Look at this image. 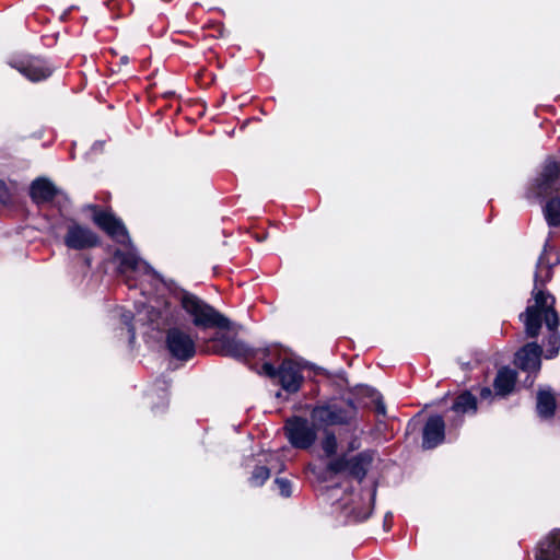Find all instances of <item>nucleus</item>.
Instances as JSON below:
<instances>
[{
  "instance_id": "nucleus-10",
  "label": "nucleus",
  "mask_w": 560,
  "mask_h": 560,
  "mask_svg": "<svg viewBox=\"0 0 560 560\" xmlns=\"http://www.w3.org/2000/svg\"><path fill=\"white\" fill-rule=\"evenodd\" d=\"M175 300L188 315H223L222 311L214 308L201 298L176 285Z\"/></svg>"
},
{
  "instance_id": "nucleus-17",
  "label": "nucleus",
  "mask_w": 560,
  "mask_h": 560,
  "mask_svg": "<svg viewBox=\"0 0 560 560\" xmlns=\"http://www.w3.org/2000/svg\"><path fill=\"white\" fill-rule=\"evenodd\" d=\"M536 560H560V529L540 542Z\"/></svg>"
},
{
  "instance_id": "nucleus-4",
  "label": "nucleus",
  "mask_w": 560,
  "mask_h": 560,
  "mask_svg": "<svg viewBox=\"0 0 560 560\" xmlns=\"http://www.w3.org/2000/svg\"><path fill=\"white\" fill-rule=\"evenodd\" d=\"M559 326L558 317H526L525 328L530 337H536L539 332L547 336L545 346V358L553 359L558 355L560 348V337L557 332Z\"/></svg>"
},
{
  "instance_id": "nucleus-13",
  "label": "nucleus",
  "mask_w": 560,
  "mask_h": 560,
  "mask_svg": "<svg viewBox=\"0 0 560 560\" xmlns=\"http://www.w3.org/2000/svg\"><path fill=\"white\" fill-rule=\"evenodd\" d=\"M372 457L369 454H360L349 462H346L343 459L331 462L328 468L331 471L338 472L349 467V470L353 476H355L359 479H362L368 468L370 467Z\"/></svg>"
},
{
  "instance_id": "nucleus-2",
  "label": "nucleus",
  "mask_w": 560,
  "mask_h": 560,
  "mask_svg": "<svg viewBox=\"0 0 560 560\" xmlns=\"http://www.w3.org/2000/svg\"><path fill=\"white\" fill-rule=\"evenodd\" d=\"M191 325L206 332L210 338L222 342L223 351L233 357H241L246 348L240 341L233 339L238 331V326L229 317H192Z\"/></svg>"
},
{
  "instance_id": "nucleus-20",
  "label": "nucleus",
  "mask_w": 560,
  "mask_h": 560,
  "mask_svg": "<svg viewBox=\"0 0 560 560\" xmlns=\"http://www.w3.org/2000/svg\"><path fill=\"white\" fill-rule=\"evenodd\" d=\"M57 194L55 185L47 179H36L31 187V196L37 203L50 201Z\"/></svg>"
},
{
  "instance_id": "nucleus-15",
  "label": "nucleus",
  "mask_w": 560,
  "mask_h": 560,
  "mask_svg": "<svg viewBox=\"0 0 560 560\" xmlns=\"http://www.w3.org/2000/svg\"><path fill=\"white\" fill-rule=\"evenodd\" d=\"M553 306L555 299L552 295L541 290H536L533 301L529 302L526 308V315H557Z\"/></svg>"
},
{
  "instance_id": "nucleus-12",
  "label": "nucleus",
  "mask_w": 560,
  "mask_h": 560,
  "mask_svg": "<svg viewBox=\"0 0 560 560\" xmlns=\"http://www.w3.org/2000/svg\"><path fill=\"white\" fill-rule=\"evenodd\" d=\"M282 388L289 393L299 390L303 376L301 375V365L291 360L284 361L278 372Z\"/></svg>"
},
{
  "instance_id": "nucleus-19",
  "label": "nucleus",
  "mask_w": 560,
  "mask_h": 560,
  "mask_svg": "<svg viewBox=\"0 0 560 560\" xmlns=\"http://www.w3.org/2000/svg\"><path fill=\"white\" fill-rule=\"evenodd\" d=\"M536 410L541 419H550L556 410L555 395L547 388L539 389L537 393Z\"/></svg>"
},
{
  "instance_id": "nucleus-18",
  "label": "nucleus",
  "mask_w": 560,
  "mask_h": 560,
  "mask_svg": "<svg viewBox=\"0 0 560 560\" xmlns=\"http://www.w3.org/2000/svg\"><path fill=\"white\" fill-rule=\"evenodd\" d=\"M515 382L516 373L509 368H502L494 378L495 395L505 396L510 394L514 389Z\"/></svg>"
},
{
  "instance_id": "nucleus-22",
  "label": "nucleus",
  "mask_w": 560,
  "mask_h": 560,
  "mask_svg": "<svg viewBox=\"0 0 560 560\" xmlns=\"http://www.w3.org/2000/svg\"><path fill=\"white\" fill-rule=\"evenodd\" d=\"M323 429V438L319 442V450L323 452L320 456L329 458L334 456L337 452V439L332 432H330L326 428Z\"/></svg>"
},
{
  "instance_id": "nucleus-1",
  "label": "nucleus",
  "mask_w": 560,
  "mask_h": 560,
  "mask_svg": "<svg viewBox=\"0 0 560 560\" xmlns=\"http://www.w3.org/2000/svg\"><path fill=\"white\" fill-rule=\"evenodd\" d=\"M349 418L350 415L337 406L317 407L311 413V422L298 417L289 419L284 427L285 435L292 446L310 448L316 441L317 431L345 423Z\"/></svg>"
},
{
  "instance_id": "nucleus-14",
  "label": "nucleus",
  "mask_w": 560,
  "mask_h": 560,
  "mask_svg": "<svg viewBox=\"0 0 560 560\" xmlns=\"http://www.w3.org/2000/svg\"><path fill=\"white\" fill-rule=\"evenodd\" d=\"M445 424L441 417H431L423 429L424 448H433L440 444L444 439Z\"/></svg>"
},
{
  "instance_id": "nucleus-24",
  "label": "nucleus",
  "mask_w": 560,
  "mask_h": 560,
  "mask_svg": "<svg viewBox=\"0 0 560 560\" xmlns=\"http://www.w3.org/2000/svg\"><path fill=\"white\" fill-rule=\"evenodd\" d=\"M544 213L548 224H560V200L557 198L549 200L545 206Z\"/></svg>"
},
{
  "instance_id": "nucleus-23",
  "label": "nucleus",
  "mask_w": 560,
  "mask_h": 560,
  "mask_svg": "<svg viewBox=\"0 0 560 560\" xmlns=\"http://www.w3.org/2000/svg\"><path fill=\"white\" fill-rule=\"evenodd\" d=\"M476 408H477L476 398L468 393H465V394L458 396V398L456 399V401L453 406V409L460 413L474 412L476 410Z\"/></svg>"
},
{
  "instance_id": "nucleus-16",
  "label": "nucleus",
  "mask_w": 560,
  "mask_h": 560,
  "mask_svg": "<svg viewBox=\"0 0 560 560\" xmlns=\"http://www.w3.org/2000/svg\"><path fill=\"white\" fill-rule=\"evenodd\" d=\"M18 70L33 82L44 80L52 72L51 68L44 60L37 58H33L26 63H21Z\"/></svg>"
},
{
  "instance_id": "nucleus-29",
  "label": "nucleus",
  "mask_w": 560,
  "mask_h": 560,
  "mask_svg": "<svg viewBox=\"0 0 560 560\" xmlns=\"http://www.w3.org/2000/svg\"><path fill=\"white\" fill-rule=\"evenodd\" d=\"M480 395L482 398H489L491 396V389L490 388H483L480 392Z\"/></svg>"
},
{
  "instance_id": "nucleus-11",
  "label": "nucleus",
  "mask_w": 560,
  "mask_h": 560,
  "mask_svg": "<svg viewBox=\"0 0 560 560\" xmlns=\"http://www.w3.org/2000/svg\"><path fill=\"white\" fill-rule=\"evenodd\" d=\"M541 349L536 343H527L515 353L514 363L528 373H537L541 366Z\"/></svg>"
},
{
  "instance_id": "nucleus-25",
  "label": "nucleus",
  "mask_w": 560,
  "mask_h": 560,
  "mask_svg": "<svg viewBox=\"0 0 560 560\" xmlns=\"http://www.w3.org/2000/svg\"><path fill=\"white\" fill-rule=\"evenodd\" d=\"M269 476L270 474L268 468L257 467L253 472L250 481L254 486H260L269 478Z\"/></svg>"
},
{
  "instance_id": "nucleus-7",
  "label": "nucleus",
  "mask_w": 560,
  "mask_h": 560,
  "mask_svg": "<svg viewBox=\"0 0 560 560\" xmlns=\"http://www.w3.org/2000/svg\"><path fill=\"white\" fill-rule=\"evenodd\" d=\"M195 339L190 325L184 324L168 330L166 345L175 358L187 360L195 354Z\"/></svg>"
},
{
  "instance_id": "nucleus-21",
  "label": "nucleus",
  "mask_w": 560,
  "mask_h": 560,
  "mask_svg": "<svg viewBox=\"0 0 560 560\" xmlns=\"http://www.w3.org/2000/svg\"><path fill=\"white\" fill-rule=\"evenodd\" d=\"M374 491L369 492L365 497H359L352 501L351 512L359 520H365L370 516L373 510Z\"/></svg>"
},
{
  "instance_id": "nucleus-3",
  "label": "nucleus",
  "mask_w": 560,
  "mask_h": 560,
  "mask_svg": "<svg viewBox=\"0 0 560 560\" xmlns=\"http://www.w3.org/2000/svg\"><path fill=\"white\" fill-rule=\"evenodd\" d=\"M115 258L119 261V272L126 278L127 282L138 278L148 279L153 284L167 287L165 280L147 261L142 260L133 249L122 253L121 249L115 252Z\"/></svg>"
},
{
  "instance_id": "nucleus-27",
  "label": "nucleus",
  "mask_w": 560,
  "mask_h": 560,
  "mask_svg": "<svg viewBox=\"0 0 560 560\" xmlns=\"http://www.w3.org/2000/svg\"><path fill=\"white\" fill-rule=\"evenodd\" d=\"M137 312L138 313H145L147 315H152L153 313H161L160 310H156V307L154 305H151V304L149 306H144V305L142 307L138 306L137 307Z\"/></svg>"
},
{
  "instance_id": "nucleus-26",
  "label": "nucleus",
  "mask_w": 560,
  "mask_h": 560,
  "mask_svg": "<svg viewBox=\"0 0 560 560\" xmlns=\"http://www.w3.org/2000/svg\"><path fill=\"white\" fill-rule=\"evenodd\" d=\"M276 485L278 486L279 492L283 497L291 495V486L290 482L285 479H276Z\"/></svg>"
},
{
  "instance_id": "nucleus-9",
  "label": "nucleus",
  "mask_w": 560,
  "mask_h": 560,
  "mask_svg": "<svg viewBox=\"0 0 560 560\" xmlns=\"http://www.w3.org/2000/svg\"><path fill=\"white\" fill-rule=\"evenodd\" d=\"M65 245L74 250H83L98 245L100 238L90 228L70 220L63 236Z\"/></svg>"
},
{
  "instance_id": "nucleus-30",
  "label": "nucleus",
  "mask_w": 560,
  "mask_h": 560,
  "mask_svg": "<svg viewBox=\"0 0 560 560\" xmlns=\"http://www.w3.org/2000/svg\"><path fill=\"white\" fill-rule=\"evenodd\" d=\"M380 411L384 412V407L383 406L380 407Z\"/></svg>"
},
{
  "instance_id": "nucleus-28",
  "label": "nucleus",
  "mask_w": 560,
  "mask_h": 560,
  "mask_svg": "<svg viewBox=\"0 0 560 560\" xmlns=\"http://www.w3.org/2000/svg\"><path fill=\"white\" fill-rule=\"evenodd\" d=\"M262 370H264V372H265L267 375H269V376H273V375H276V369H275V368H273V365H272V364H270V363H265V364L262 365Z\"/></svg>"
},
{
  "instance_id": "nucleus-8",
  "label": "nucleus",
  "mask_w": 560,
  "mask_h": 560,
  "mask_svg": "<svg viewBox=\"0 0 560 560\" xmlns=\"http://www.w3.org/2000/svg\"><path fill=\"white\" fill-rule=\"evenodd\" d=\"M86 209L92 211L93 222L105 231L115 242L130 245V237L122 222L110 212L102 211L96 206L89 205Z\"/></svg>"
},
{
  "instance_id": "nucleus-6",
  "label": "nucleus",
  "mask_w": 560,
  "mask_h": 560,
  "mask_svg": "<svg viewBox=\"0 0 560 560\" xmlns=\"http://www.w3.org/2000/svg\"><path fill=\"white\" fill-rule=\"evenodd\" d=\"M560 192V165L547 161L528 188V198L540 199Z\"/></svg>"
},
{
  "instance_id": "nucleus-5",
  "label": "nucleus",
  "mask_w": 560,
  "mask_h": 560,
  "mask_svg": "<svg viewBox=\"0 0 560 560\" xmlns=\"http://www.w3.org/2000/svg\"><path fill=\"white\" fill-rule=\"evenodd\" d=\"M560 192V165L547 161L528 188V198L540 199Z\"/></svg>"
}]
</instances>
